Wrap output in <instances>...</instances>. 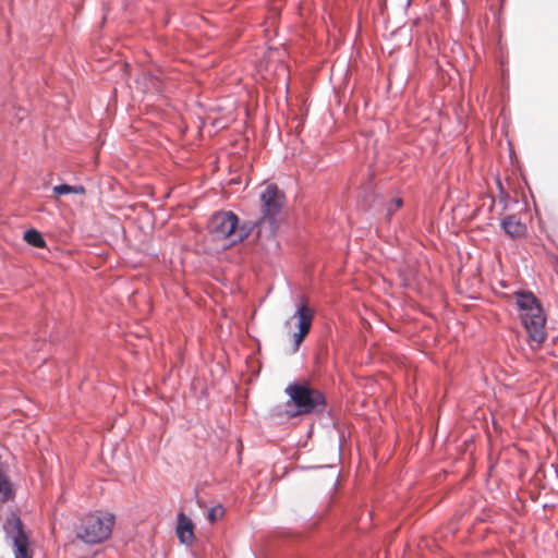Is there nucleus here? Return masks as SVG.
<instances>
[{"mask_svg":"<svg viewBox=\"0 0 558 558\" xmlns=\"http://www.w3.org/2000/svg\"><path fill=\"white\" fill-rule=\"evenodd\" d=\"M252 230L251 223L239 225V218L232 211H218L208 223L211 240L223 250L244 241Z\"/></svg>","mask_w":558,"mask_h":558,"instance_id":"obj_1","label":"nucleus"},{"mask_svg":"<svg viewBox=\"0 0 558 558\" xmlns=\"http://www.w3.org/2000/svg\"><path fill=\"white\" fill-rule=\"evenodd\" d=\"M513 296L531 341L539 345L546 339V316L539 301L529 291H517Z\"/></svg>","mask_w":558,"mask_h":558,"instance_id":"obj_2","label":"nucleus"},{"mask_svg":"<svg viewBox=\"0 0 558 558\" xmlns=\"http://www.w3.org/2000/svg\"><path fill=\"white\" fill-rule=\"evenodd\" d=\"M284 392L289 397L287 405L292 404L295 408L294 411H287L288 417L322 413L325 410L324 393L307 381L290 384Z\"/></svg>","mask_w":558,"mask_h":558,"instance_id":"obj_3","label":"nucleus"},{"mask_svg":"<svg viewBox=\"0 0 558 558\" xmlns=\"http://www.w3.org/2000/svg\"><path fill=\"white\" fill-rule=\"evenodd\" d=\"M114 515L111 513H89L85 515L76 527V537L90 545L106 541L113 529Z\"/></svg>","mask_w":558,"mask_h":558,"instance_id":"obj_4","label":"nucleus"},{"mask_svg":"<svg viewBox=\"0 0 558 558\" xmlns=\"http://www.w3.org/2000/svg\"><path fill=\"white\" fill-rule=\"evenodd\" d=\"M4 529L13 542L14 558H33L28 536L21 519L16 514H11L5 521Z\"/></svg>","mask_w":558,"mask_h":558,"instance_id":"obj_5","label":"nucleus"},{"mask_svg":"<svg viewBox=\"0 0 558 558\" xmlns=\"http://www.w3.org/2000/svg\"><path fill=\"white\" fill-rule=\"evenodd\" d=\"M263 219L272 220L281 211L284 194L275 184H268L259 195Z\"/></svg>","mask_w":558,"mask_h":558,"instance_id":"obj_6","label":"nucleus"},{"mask_svg":"<svg viewBox=\"0 0 558 558\" xmlns=\"http://www.w3.org/2000/svg\"><path fill=\"white\" fill-rule=\"evenodd\" d=\"M293 317L298 319L299 328V331L293 333V351H296L311 330L314 318V311L307 305L303 304L296 310Z\"/></svg>","mask_w":558,"mask_h":558,"instance_id":"obj_7","label":"nucleus"},{"mask_svg":"<svg viewBox=\"0 0 558 558\" xmlns=\"http://www.w3.org/2000/svg\"><path fill=\"white\" fill-rule=\"evenodd\" d=\"M177 535L180 542L186 545L194 541V524L183 512L178 514Z\"/></svg>","mask_w":558,"mask_h":558,"instance_id":"obj_8","label":"nucleus"},{"mask_svg":"<svg viewBox=\"0 0 558 558\" xmlns=\"http://www.w3.org/2000/svg\"><path fill=\"white\" fill-rule=\"evenodd\" d=\"M505 232L513 238H523L526 233V226L514 215H509L501 222Z\"/></svg>","mask_w":558,"mask_h":558,"instance_id":"obj_9","label":"nucleus"},{"mask_svg":"<svg viewBox=\"0 0 558 558\" xmlns=\"http://www.w3.org/2000/svg\"><path fill=\"white\" fill-rule=\"evenodd\" d=\"M24 240L32 246L43 248L46 246V241L41 233L35 229L27 230L24 233Z\"/></svg>","mask_w":558,"mask_h":558,"instance_id":"obj_10","label":"nucleus"},{"mask_svg":"<svg viewBox=\"0 0 558 558\" xmlns=\"http://www.w3.org/2000/svg\"><path fill=\"white\" fill-rule=\"evenodd\" d=\"M86 190L83 185H69V184H60L53 187V193L61 196L70 193L74 194H85Z\"/></svg>","mask_w":558,"mask_h":558,"instance_id":"obj_11","label":"nucleus"},{"mask_svg":"<svg viewBox=\"0 0 558 558\" xmlns=\"http://www.w3.org/2000/svg\"><path fill=\"white\" fill-rule=\"evenodd\" d=\"M225 508L221 505H217L208 511L207 518L210 523H215L225 515Z\"/></svg>","mask_w":558,"mask_h":558,"instance_id":"obj_12","label":"nucleus"},{"mask_svg":"<svg viewBox=\"0 0 558 558\" xmlns=\"http://www.w3.org/2000/svg\"><path fill=\"white\" fill-rule=\"evenodd\" d=\"M402 206V199L401 198H395L390 206L388 207L389 213H392L397 209H399Z\"/></svg>","mask_w":558,"mask_h":558,"instance_id":"obj_13","label":"nucleus"}]
</instances>
